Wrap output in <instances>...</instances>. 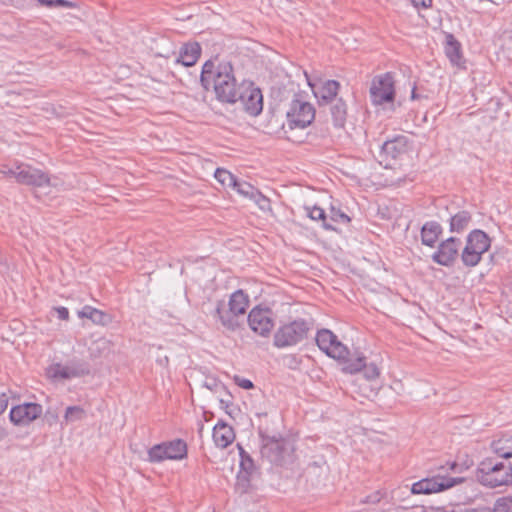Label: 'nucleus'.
I'll return each instance as SVG.
<instances>
[{"label": "nucleus", "mask_w": 512, "mask_h": 512, "mask_svg": "<svg viewBox=\"0 0 512 512\" xmlns=\"http://www.w3.org/2000/svg\"><path fill=\"white\" fill-rule=\"evenodd\" d=\"M200 83L205 90L211 85L216 99L222 103L234 104L239 99V90L234 76V69L230 62L215 63L213 60L206 61L202 66Z\"/></svg>", "instance_id": "f257e3e1"}, {"label": "nucleus", "mask_w": 512, "mask_h": 512, "mask_svg": "<svg viewBox=\"0 0 512 512\" xmlns=\"http://www.w3.org/2000/svg\"><path fill=\"white\" fill-rule=\"evenodd\" d=\"M259 434L262 438V458L276 465H283L291 458L294 446L285 430L260 426Z\"/></svg>", "instance_id": "f03ea898"}, {"label": "nucleus", "mask_w": 512, "mask_h": 512, "mask_svg": "<svg viewBox=\"0 0 512 512\" xmlns=\"http://www.w3.org/2000/svg\"><path fill=\"white\" fill-rule=\"evenodd\" d=\"M315 113L314 106L305 100L302 94H295L286 112V124L283 125L286 138L291 141H297L292 134L293 131L310 126L315 119ZM298 142L302 141L298 140Z\"/></svg>", "instance_id": "7ed1b4c3"}, {"label": "nucleus", "mask_w": 512, "mask_h": 512, "mask_svg": "<svg viewBox=\"0 0 512 512\" xmlns=\"http://www.w3.org/2000/svg\"><path fill=\"white\" fill-rule=\"evenodd\" d=\"M476 479L483 486L497 488L512 484V465L493 459L482 461L476 470Z\"/></svg>", "instance_id": "20e7f679"}, {"label": "nucleus", "mask_w": 512, "mask_h": 512, "mask_svg": "<svg viewBox=\"0 0 512 512\" xmlns=\"http://www.w3.org/2000/svg\"><path fill=\"white\" fill-rule=\"evenodd\" d=\"M312 323L305 319H296L278 328L274 334L273 344L277 348L295 346L307 338Z\"/></svg>", "instance_id": "39448f33"}, {"label": "nucleus", "mask_w": 512, "mask_h": 512, "mask_svg": "<svg viewBox=\"0 0 512 512\" xmlns=\"http://www.w3.org/2000/svg\"><path fill=\"white\" fill-rule=\"evenodd\" d=\"M490 238L482 230H472L467 238L466 245L461 253V260L466 267H474L478 265L482 259V255L490 248Z\"/></svg>", "instance_id": "423d86ee"}, {"label": "nucleus", "mask_w": 512, "mask_h": 512, "mask_svg": "<svg viewBox=\"0 0 512 512\" xmlns=\"http://www.w3.org/2000/svg\"><path fill=\"white\" fill-rule=\"evenodd\" d=\"M315 340L319 349L333 359H342L349 354V349L328 329L319 330Z\"/></svg>", "instance_id": "0eeeda50"}, {"label": "nucleus", "mask_w": 512, "mask_h": 512, "mask_svg": "<svg viewBox=\"0 0 512 512\" xmlns=\"http://www.w3.org/2000/svg\"><path fill=\"white\" fill-rule=\"evenodd\" d=\"M394 80L390 73L375 77L370 87V98L373 104L382 105L394 100Z\"/></svg>", "instance_id": "6e6552de"}, {"label": "nucleus", "mask_w": 512, "mask_h": 512, "mask_svg": "<svg viewBox=\"0 0 512 512\" xmlns=\"http://www.w3.org/2000/svg\"><path fill=\"white\" fill-rule=\"evenodd\" d=\"M463 482V478L441 477L424 478L412 484V494H430L440 492Z\"/></svg>", "instance_id": "1a4fd4ad"}, {"label": "nucleus", "mask_w": 512, "mask_h": 512, "mask_svg": "<svg viewBox=\"0 0 512 512\" xmlns=\"http://www.w3.org/2000/svg\"><path fill=\"white\" fill-rule=\"evenodd\" d=\"M19 172L17 174V183L36 188L50 186L51 178L48 172L36 168L29 163H20Z\"/></svg>", "instance_id": "9d476101"}, {"label": "nucleus", "mask_w": 512, "mask_h": 512, "mask_svg": "<svg viewBox=\"0 0 512 512\" xmlns=\"http://www.w3.org/2000/svg\"><path fill=\"white\" fill-rule=\"evenodd\" d=\"M461 244L462 243L459 238H447L440 242L437 251L432 255V260L441 266L451 267L459 255Z\"/></svg>", "instance_id": "9b49d317"}, {"label": "nucleus", "mask_w": 512, "mask_h": 512, "mask_svg": "<svg viewBox=\"0 0 512 512\" xmlns=\"http://www.w3.org/2000/svg\"><path fill=\"white\" fill-rule=\"evenodd\" d=\"M270 309L254 307L248 314L249 327L261 336H268L274 327Z\"/></svg>", "instance_id": "f8f14e48"}, {"label": "nucleus", "mask_w": 512, "mask_h": 512, "mask_svg": "<svg viewBox=\"0 0 512 512\" xmlns=\"http://www.w3.org/2000/svg\"><path fill=\"white\" fill-rule=\"evenodd\" d=\"M239 96L238 100L243 103L247 113L252 116H257L262 112L263 96L259 88L254 87L253 84H249L247 87L242 85L239 90Z\"/></svg>", "instance_id": "ddd939ff"}, {"label": "nucleus", "mask_w": 512, "mask_h": 512, "mask_svg": "<svg viewBox=\"0 0 512 512\" xmlns=\"http://www.w3.org/2000/svg\"><path fill=\"white\" fill-rule=\"evenodd\" d=\"M408 150V139L406 136L398 135L393 139L387 140L381 146V155L392 160H396L404 155Z\"/></svg>", "instance_id": "4468645a"}, {"label": "nucleus", "mask_w": 512, "mask_h": 512, "mask_svg": "<svg viewBox=\"0 0 512 512\" xmlns=\"http://www.w3.org/2000/svg\"><path fill=\"white\" fill-rule=\"evenodd\" d=\"M213 440L220 448H226L235 440V432L231 425L220 419L213 428Z\"/></svg>", "instance_id": "2eb2a0df"}, {"label": "nucleus", "mask_w": 512, "mask_h": 512, "mask_svg": "<svg viewBox=\"0 0 512 512\" xmlns=\"http://www.w3.org/2000/svg\"><path fill=\"white\" fill-rule=\"evenodd\" d=\"M212 316L214 319L220 321L222 326L228 330L234 331L239 326L237 316L234 315L230 309H225V302L223 300L216 302Z\"/></svg>", "instance_id": "dca6fc26"}, {"label": "nucleus", "mask_w": 512, "mask_h": 512, "mask_svg": "<svg viewBox=\"0 0 512 512\" xmlns=\"http://www.w3.org/2000/svg\"><path fill=\"white\" fill-rule=\"evenodd\" d=\"M445 54L453 66L464 67L463 54L460 42L453 34L446 35Z\"/></svg>", "instance_id": "f3484780"}, {"label": "nucleus", "mask_w": 512, "mask_h": 512, "mask_svg": "<svg viewBox=\"0 0 512 512\" xmlns=\"http://www.w3.org/2000/svg\"><path fill=\"white\" fill-rule=\"evenodd\" d=\"M201 55V46L198 42H188L182 45L177 62L186 67L195 65Z\"/></svg>", "instance_id": "a211bd4d"}, {"label": "nucleus", "mask_w": 512, "mask_h": 512, "mask_svg": "<svg viewBox=\"0 0 512 512\" xmlns=\"http://www.w3.org/2000/svg\"><path fill=\"white\" fill-rule=\"evenodd\" d=\"M442 226L436 221H428L421 228V241L423 245L434 247L442 234Z\"/></svg>", "instance_id": "6ab92c4d"}, {"label": "nucleus", "mask_w": 512, "mask_h": 512, "mask_svg": "<svg viewBox=\"0 0 512 512\" xmlns=\"http://www.w3.org/2000/svg\"><path fill=\"white\" fill-rule=\"evenodd\" d=\"M340 88V83L336 80H327L317 91L314 92L315 96L319 99V103L328 104L335 99Z\"/></svg>", "instance_id": "aec40b11"}, {"label": "nucleus", "mask_w": 512, "mask_h": 512, "mask_svg": "<svg viewBox=\"0 0 512 512\" xmlns=\"http://www.w3.org/2000/svg\"><path fill=\"white\" fill-rule=\"evenodd\" d=\"M228 306L230 311L236 315H244L249 306V297L243 290H237L230 296Z\"/></svg>", "instance_id": "412c9836"}, {"label": "nucleus", "mask_w": 512, "mask_h": 512, "mask_svg": "<svg viewBox=\"0 0 512 512\" xmlns=\"http://www.w3.org/2000/svg\"><path fill=\"white\" fill-rule=\"evenodd\" d=\"M472 221V215L467 210H461L450 217L449 230L452 233H462Z\"/></svg>", "instance_id": "4be33fe9"}, {"label": "nucleus", "mask_w": 512, "mask_h": 512, "mask_svg": "<svg viewBox=\"0 0 512 512\" xmlns=\"http://www.w3.org/2000/svg\"><path fill=\"white\" fill-rule=\"evenodd\" d=\"M42 406L37 403H24L11 408L8 416L13 417H36L42 416Z\"/></svg>", "instance_id": "5701e85b"}, {"label": "nucleus", "mask_w": 512, "mask_h": 512, "mask_svg": "<svg viewBox=\"0 0 512 512\" xmlns=\"http://www.w3.org/2000/svg\"><path fill=\"white\" fill-rule=\"evenodd\" d=\"M330 111L334 126L337 128H343L347 119L346 102L342 98L336 99L332 104Z\"/></svg>", "instance_id": "b1692460"}, {"label": "nucleus", "mask_w": 512, "mask_h": 512, "mask_svg": "<svg viewBox=\"0 0 512 512\" xmlns=\"http://www.w3.org/2000/svg\"><path fill=\"white\" fill-rule=\"evenodd\" d=\"M337 360L344 364L343 371L345 373L355 374L362 371V368L365 366L366 358L360 353H357L355 357H353L349 351L346 357Z\"/></svg>", "instance_id": "393cba45"}, {"label": "nucleus", "mask_w": 512, "mask_h": 512, "mask_svg": "<svg viewBox=\"0 0 512 512\" xmlns=\"http://www.w3.org/2000/svg\"><path fill=\"white\" fill-rule=\"evenodd\" d=\"M491 448L499 457H512V435H504L491 443Z\"/></svg>", "instance_id": "a878e982"}, {"label": "nucleus", "mask_w": 512, "mask_h": 512, "mask_svg": "<svg viewBox=\"0 0 512 512\" xmlns=\"http://www.w3.org/2000/svg\"><path fill=\"white\" fill-rule=\"evenodd\" d=\"M168 459L181 460L187 456V444L181 439L165 442Z\"/></svg>", "instance_id": "bb28decb"}, {"label": "nucleus", "mask_w": 512, "mask_h": 512, "mask_svg": "<svg viewBox=\"0 0 512 512\" xmlns=\"http://www.w3.org/2000/svg\"><path fill=\"white\" fill-rule=\"evenodd\" d=\"M78 316L80 318L90 319L97 325H106L109 321V316L106 313L88 305L78 311Z\"/></svg>", "instance_id": "cd10ccee"}, {"label": "nucleus", "mask_w": 512, "mask_h": 512, "mask_svg": "<svg viewBox=\"0 0 512 512\" xmlns=\"http://www.w3.org/2000/svg\"><path fill=\"white\" fill-rule=\"evenodd\" d=\"M306 209H307V215L310 219L315 220V221L321 220L322 226L326 230H335L332 223L328 222L326 213L322 208H320L318 206H314L312 208H306Z\"/></svg>", "instance_id": "c85d7f7f"}, {"label": "nucleus", "mask_w": 512, "mask_h": 512, "mask_svg": "<svg viewBox=\"0 0 512 512\" xmlns=\"http://www.w3.org/2000/svg\"><path fill=\"white\" fill-rule=\"evenodd\" d=\"M148 459L150 462H161L168 459L165 442L156 444L148 450Z\"/></svg>", "instance_id": "c756f323"}, {"label": "nucleus", "mask_w": 512, "mask_h": 512, "mask_svg": "<svg viewBox=\"0 0 512 512\" xmlns=\"http://www.w3.org/2000/svg\"><path fill=\"white\" fill-rule=\"evenodd\" d=\"M253 474L239 470L236 477V489L240 493H246L251 487V479Z\"/></svg>", "instance_id": "7c9ffc66"}, {"label": "nucleus", "mask_w": 512, "mask_h": 512, "mask_svg": "<svg viewBox=\"0 0 512 512\" xmlns=\"http://www.w3.org/2000/svg\"><path fill=\"white\" fill-rule=\"evenodd\" d=\"M238 446L240 450V470L254 475L257 471L254 460L240 445Z\"/></svg>", "instance_id": "2f4dec72"}, {"label": "nucleus", "mask_w": 512, "mask_h": 512, "mask_svg": "<svg viewBox=\"0 0 512 512\" xmlns=\"http://www.w3.org/2000/svg\"><path fill=\"white\" fill-rule=\"evenodd\" d=\"M240 195L245 198L251 199L258 190L253 185L246 181L236 180L233 187Z\"/></svg>", "instance_id": "473e14b6"}, {"label": "nucleus", "mask_w": 512, "mask_h": 512, "mask_svg": "<svg viewBox=\"0 0 512 512\" xmlns=\"http://www.w3.org/2000/svg\"><path fill=\"white\" fill-rule=\"evenodd\" d=\"M214 177L222 185H226L228 187H233L237 180L236 176L224 168H217L214 173Z\"/></svg>", "instance_id": "72a5a7b5"}, {"label": "nucleus", "mask_w": 512, "mask_h": 512, "mask_svg": "<svg viewBox=\"0 0 512 512\" xmlns=\"http://www.w3.org/2000/svg\"><path fill=\"white\" fill-rule=\"evenodd\" d=\"M201 386L214 393L221 394V392H225V386L223 383L212 376L205 377L201 383Z\"/></svg>", "instance_id": "f704fd0d"}, {"label": "nucleus", "mask_w": 512, "mask_h": 512, "mask_svg": "<svg viewBox=\"0 0 512 512\" xmlns=\"http://www.w3.org/2000/svg\"><path fill=\"white\" fill-rule=\"evenodd\" d=\"M493 512H512V496H505L496 500Z\"/></svg>", "instance_id": "c9c22d12"}, {"label": "nucleus", "mask_w": 512, "mask_h": 512, "mask_svg": "<svg viewBox=\"0 0 512 512\" xmlns=\"http://www.w3.org/2000/svg\"><path fill=\"white\" fill-rule=\"evenodd\" d=\"M350 221L351 219L346 213L334 207L331 208L328 222L348 224Z\"/></svg>", "instance_id": "e433bc0d"}, {"label": "nucleus", "mask_w": 512, "mask_h": 512, "mask_svg": "<svg viewBox=\"0 0 512 512\" xmlns=\"http://www.w3.org/2000/svg\"><path fill=\"white\" fill-rule=\"evenodd\" d=\"M250 200L254 201L255 204L262 211L271 210V202H270L269 198L264 196L259 190L256 191V193L253 195V197Z\"/></svg>", "instance_id": "4c0bfd02"}, {"label": "nucleus", "mask_w": 512, "mask_h": 512, "mask_svg": "<svg viewBox=\"0 0 512 512\" xmlns=\"http://www.w3.org/2000/svg\"><path fill=\"white\" fill-rule=\"evenodd\" d=\"M218 402L220 404L221 409H223L228 416L233 415L234 404L232 402V396L230 394L225 393V397L219 398Z\"/></svg>", "instance_id": "58836bf2"}, {"label": "nucleus", "mask_w": 512, "mask_h": 512, "mask_svg": "<svg viewBox=\"0 0 512 512\" xmlns=\"http://www.w3.org/2000/svg\"><path fill=\"white\" fill-rule=\"evenodd\" d=\"M72 376H75V373L69 369L67 366H62L60 364L55 365L53 370V377L61 378V379H69Z\"/></svg>", "instance_id": "ea45409f"}, {"label": "nucleus", "mask_w": 512, "mask_h": 512, "mask_svg": "<svg viewBox=\"0 0 512 512\" xmlns=\"http://www.w3.org/2000/svg\"><path fill=\"white\" fill-rule=\"evenodd\" d=\"M386 496V493L382 490H377L371 493L370 495H367L366 497L362 498L360 500V503L362 504H377L379 503L384 497Z\"/></svg>", "instance_id": "a19ab883"}, {"label": "nucleus", "mask_w": 512, "mask_h": 512, "mask_svg": "<svg viewBox=\"0 0 512 512\" xmlns=\"http://www.w3.org/2000/svg\"><path fill=\"white\" fill-rule=\"evenodd\" d=\"M362 371H363L364 377L367 380H374L380 375L379 368L374 363H370V364L365 363V366L362 368Z\"/></svg>", "instance_id": "79ce46f5"}, {"label": "nucleus", "mask_w": 512, "mask_h": 512, "mask_svg": "<svg viewBox=\"0 0 512 512\" xmlns=\"http://www.w3.org/2000/svg\"><path fill=\"white\" fill-rule=\"evenodd\" d=\"M21 162H15L13 166L4 165L1 169V173L5 176L12 177L17 181V174L19 172Z\"/></svg>", "instance_id": "37998d69"}, {"label": "nucleus", "mask_w": 512, "mask_h": 512, "mask_svg": "<svg viewBox=\"0 0 512 512\" xmlns=\"http://www.w3.org/2000/svg\"><path fill=\"white\" fill-rule=\"evenodd\" d=\"M15 426H29L36 418H9Z\"/></svg>", "instance_id": "c03bdc74"}, {"label": "nucleus", "mask_w": 512, "mask_h": 512, "mask_svg": "<svg viewBox=\"0 0 512 512\" xmlns=\"http://www.w3.org/2000/svg\"><path fill=\"white\" fill-rule=\"evenodd\" d=\"M55 7L75 8L76 4L68 0H53V8Z\"/></svg>", "instance_id": "a18cd8bd"}, {"label": "nucleus", "mask_w": 512, "mask_h": 512, "mask_svg": "<svg viewBox=\"0 0 512 512\" xmlns=\"http://www.w3.org/2000/svg\"><path fill=\"white\" fill-rule=\"evenodd\" d=\"M235 382L239 387H241L243 389L248 390L253 387V383L249 379H246V378L235 377Z\"/></svg>", "instance_id": "49530a36"}, {"label": "nucleus", "mask_w": 512, "mask_h": 512, "mask_svg": "<svg viewBox=\"0 0 512 512\" xmlns=\"http://www.w3.org/2000/svg\"><path fill=\"white\" fill-rule=\"evenodd\" d=\"M54 310L57 313V316L61 320H68L69 319V311L66 307L60 306L54 308Z\"/></svg>", "instance_id": "de8ad7c7"}, {"label": "nucleus", "mask_w": 512, "mask_h": 512, "mask_svg": "<svg viewBox=\"0 0 512 512\" xmlns=\"http://www.w3.org/2000/svg\"><path fill=\"white\" fill-rule=\"evenodd\" d=\"M85 413V411L80 406H68L65 409L64 416H71L73 414H82Z\"/></svg>", "instance_id": "09e8293b"}, {"label": "nucleus", "mask_w": 512, "mask_h": 512, "mask_svg": "<svg viewBox=\"0 0 512 512\" xmlns=\"http://www.w3.org/2000/svg\"><path fill=\"white\" fill-rule=\"evenodd\" d=\"M413 5L417 8H428L432 4V0H411Z\"/></svg>", "instance_id": "8fccbe9b"}, {"label": "nucleus", "mask_w": 512, "mask_h": 512, "mask_svg": "<svg viewBox=\"0 0 512 512\" xmlns=\"http://www.w3.org/2000/svg\"><path fill=\"white\" fill-rule=\"evenodd\" d=\"M8 397L5 394L0 395V415L7 409Z\"/></svg>", "instance_id": "3c124183"}, {"label": "nucleus", "mask_w": 512, "mask_h": 512, "mask_svg": "<svg viewBox=\"0 0 512 512\" xmlns=\"http://www.w3.org/2000/svg\"><path fill=\"white\" fill-rule=\"evenodd\" d=\"M38 3L48 8H53V0H38Z\"/></svg>", "instance_id": "603ef678"}, {"label": "nucleus", "mask_w": 512, "mask_h": 512, "mask_svg": "<svg viewBox=\"0 0 512 512\" xmlns=\"http://www.w3.org/2000/svg\"><path fill=\"white\" fill-rule=\"evenodd\" d=\"M6 435H7L6 430L3 427L0 426V441L2 439H4L6 437Z\"/></svg>", "instance_id": "864d4df0"}, {"label": "nucleus", "mask_w": 512, "mask_h": 512, "mask_svg": "<svg viewBox=\"0 0 512 512\" xmlns=\"http://www.w3.org/2000/svg\"><path fill=\"white\" fill-rule=\"evenodd\" d=\"M275 419H276V421L273 422L274 426H278V424H281V425L283 424V418H275Z\"/></svg>", "instance_id": "5fc2aeb1"}, {"label": "nucleus", "mask_w": 512, "mask_h": 512, "mask_svg": "<svg viewBox=\"0 0 512 512\" xmlns=\"http://www.w3.org/2000/svg\"><path fill=\"white\" fill-rule=\"evenodd\" d=\"M316 468H318V466H317V463H316V462H314L312 465H310V466H309V470H310V471H311L312 469L314 470V469H316Z\"/></svg>", "instance_id": "6e6d98bb"}, {"label": "nucleus", "mask_w": 512, "mask_h": 512, "mask_svg": "<svg viewBox=\"0 0 512 512\" xmlns=\"http://www.w3.org/2000/svg\"><path fill=\"white\" fill-rule=\"evenodd\" d=\"M412 98L414 99L415 98V91L413 90L412 92Z\"/></svg>", "instance_id": "4d7b16f0"}]
</instances>
